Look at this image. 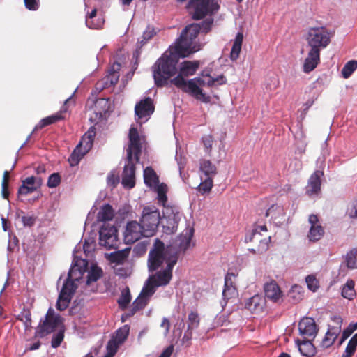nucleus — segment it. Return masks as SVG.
Wrapping results in <instances>:
<instances>
[{
	"instance_id": "obj_46",
	"label": "nucleus",
	"mask_w": 357,
	"mask_h": 357,
	"mask_svg": "<svg viewBox=\"0 0 357 357\" xmlns=\"http://www.w3.org/2000/svg\"><path fill=\"white\" fill-rule=\"evenodd\" d=\"M237 295L236 287H225L222 291V296L225 299L229 300Z\"/></svg>"
},
{
	"instance_id": "obj_50",
	"label": "nucleus",
	"mask_w": 357,
	"mask_h": 357,
	"mask_svg": "<svg viewBox=\"0 0 357 357\" xmlns=\"http://www.w3.org/2000/svg\"><path fill=\"white\" fill-rule=\"evenodd\" d=\"M347 213L351 218H357V199L354 200L347 209Z\"/></svg>"
},
{
	"instance_id": "obj_7",
	"label": "nucleus",
	"mask_w": 357,
	"mask_h": 357,
	"mask_svg": "<svg viewBox=\"0 0 357 357\" xmlns=\"http://www.w3.org/2000/svg\"><path fill=\"white\" fill-rule=\"evenodd\" d=\"M334 36V32L324 26H310L307 29L305 40L307 46L318 50L327 47Z\"/></svg>"
},
{
	"instance_id": "obj_29",
	"label": "nucleus",
	"mask_w": 357,
	"mask_h": 357,
	"mask_svg": "<svg viewBox=\"0 0 357 357\" xmlns=\"http://www.w3.org/2000/svg\"><path fill=\"white\" fill-rule=\"evenodd\" d=\"M300 353L307 357H312L316 354V349L313 344L309 340L296 341Z\"/></svg>"
},
{
	"instance_id": "obj_54",
	"label": "nucleus",
	"mask_w": 357,
	"mask_h": 357,
	"mask_svg": "<svg viewBox=\"0 0 357 357\" xmlns=\"http://www.w3.org/2000/svg\"><path fill=\"white\" fill-rule=\"evenodd\" d=\"M26 8L31 10H36L38 8V0H24Z\"/></svg>"
},
{
	"instance_id": "obj_23",
	"label": "nucleus",
	"mask_w": 357,
	"mask_h": 357,
	"mask_svg": "<svg viewBox=\"0 0 357 357\" xmlns=\"http://www.w3.org/2000/svg\"><path fill=\"white\" fill-rule=\"evenodd\" d=\"M264 293L266 297L274 303L282 301L283 294L280 287L275 281H271L264 285Z\"/></svg>"
},
{
	"instance_id": "obj_60",
	"label": "nucleus",
	"mask_w": 357,
	"mask_h": 357,
	"mask_svg": "<svg viewBox=\"0 0 357 357\" xmlns=\"http://www.w3.org/2000/svg\"><path fill=\"white\" fill-rule=\"evenodd\" d=\"M119 79V75L116 72H113L110 73V75L107 77V79H109L110 84L114 85Z\"/></svg>"
},
{
	"instance_id": "obj_8",
	"label": "nucleus",
	"mask_w": 357,
	"mask_h": 357,
	"mask_svg": "<svg viewBox=\"0 0 357 357\" xmlns=\"http://www.w3.org/2000/svg\"><path fill=\"white\" fill-rule=\"evenodd\" d=\"M220 8L217 0H190L188 4V9L192 17L199 20L206 15H212Z\"/></svg>"
},
{
	"instance_id": "obj_55",
	"label": "nucleus",
	"mask_w": 357,
	"mask_h": 357,
	"mask_svg": "<svg viewBox=\"0 0 357 357\" xmlns=\"http://www.w3.org/2000/svg\"><path fill=\"white\" fill-rule=\"evenodd\" d=\"M155 34V31L153 28L147 27L146 31L143 33V38L144 40H149Z\"/></svg>"
},
{
	"instance_id": "obj_22",
	"label": "nucleus",
	"mask_w": 357,
	"mask_h": 357,
	"mask_svg": "<svg viewBox=\"0 0 357 357\" xmlns=\"http://www.w3.org/2000/svg\"><path fill=\"white\" fill-rule=\"evenodd\" d=\"M337 326H330L323 338L321 345L323 348H328L332 346L336 338L341 332L342 319L340 317L335 318Z\"/></svg>"
},
{
	"instance_id": "obj_51",
	"label": "nucleus",
	"mask_w": 357,
	"mask_h": 357,
	"mask_svg": "<svg viewBox=\"0 0 357 357\" xmlns=\"http://www.w3.org/2000/svg\"><path fill=\"white\" fill-rule=\"evenodd\" d=\"M203 144L206 148V151L207 152L211 151L213 143V139L211 135H206L204 136L202 138Z\"/></svg>"
},
{
	"instance_id": "obj_41",
	"label": "nucleus",
	"mask_w": 357,
	"mask_h": 357,
	"mask_svg": "<svg viewBox=\"0 0 357 357\" xmlns=\"http://www.w3.org/2000/svg\"><path fill=\"white\" fill-rule=\"evenodd\" d=\"M305 282L308 289L313 292L316 291L319 287L318 280L313 275H307L305 278Z\"/></svg>"
},
{
	"instance_id": "obj_14",
	"label": "nucleus",
	"mask_w": 357,
	"mask_h": 357,
	"mask_svg": "<svg viewBox=\"0 0 357 357\" xmlns=\"http://www.w3.org/2000/svg\"><path fill=\"white\" fill-rule=\"evenodd\" d=\"M119 239L117 229L114 226L104 225L99 231V244L107 250L115 249Z\"/></svg>"
},
{
	"instance_id": "obj_38",
	"label": "nucleus",
	"mask_w": 357,
	"mask_h": 357,
	"mask_svg": "<svg viewBox=\"0 0 357 357\" xmlns=\"http://www.w3.org/2000/svg\"><path fill=\"white\" fill-rule=\"evenodd\" d=\"M347 266L349 268H356L357 267V250H352L346 255Z\"/></svg>"
},
{
	"instance_id": "obj_4",
	"label": "nucleus",
	"mask_w": 357,
	"mask_h": 357,
	"mask_svg": "<svg viewBox=\"0 0 357 357\" xmlns=\"http://www.w3.org/2000/svg\"><path fill=\"white\" fill-rule=\"evenodd\" d=\"M212 24L213 20L208 19L200 24H192L187 26L172 45L174 47V50L183 57H187L199 50L200 45L197 43L196 38L200 31L205 33L209 31Z\"/></svg>"
},
{
	"instance_id": "obj_10",
	"label": "nucleus",
	"mask_w": 357,
	"mask_h": 357,
	"mask_svg": "<svg viewBox=\"0 0 357 357\" xmlns=\"http://www.w3.org/2000/svg\"><path fill=\"white\" fill-rule=\"evenodd\" d=\"M95 136L96 129L91 127L82 136L79 143L70 155L68 161L71 166L77 165L80 160L89 151L93 146Z\"/></svg>"
},
{
	"instance_id": "obj_19",
	"label": "nucleus",
	"mask_w": 357,
	"mask_h": 357,
	"mask_svg": "<svg viewBox=\"0 0 357 357\" xmlns=\"http://www.w3.org/2000/svg\"><path fill=\"white\" fill-rule=\"evenodd\" d=\"M298 330L304 338H314L317 333L315 321L310 317H305L301 320L298 324Z\"/></svg>"
},
{
	"instance_id": "obj_16",
	"label": "nucleus",
	"mask_w": 357,
	"mask_h": 357,
	"mask_svg": "<svg viewBox=\"0 0 357 357\" xmlns=\"http://www.w3.org/2000/svg\"><path fill=\"white\" fill-rule=\"evenodd\" d=\"M144 233L141 223L137 221L129 222L123 233L124 241L126 244H132L140 239L142 236H145Z\"/></svg>"
},
{
	"instance_id": "obj_57",
	"label": "nucleus",
	"mask_w": 357,
	"mask_h": 357,
	"mask_svg": "<svg viewBox=\"0 0 357 357\" xmlns=\"http://www.w3.org/2000/svg\"><path fill=\"white\" fill-rule=\"evenodd\" d=\"M160 327L165 329L164 334L165 335H167L169 333L170 328V322L167 318L163 317L162 322L160 324Z\"/></svg>"
},
{
	"instance_id": "obj_53",
	"label": "nucleus",
	"mask_w": 357,
	"mask_h": 357,
	"mask_svg": "<svg viewBox=\"0 0 357 357\" xmlns=\"http://www.w3.org/2000/svg\"><path fill=\"white\" fill-rule=\"evenodd\" d=\"M235 278L234 274L228 273L225 278V287H235L234 285Z\"/></svg>"
},
{
	"instance_id": "obj_62",
	"label": "nucleus",
	"mask_w": 357,
	"mask_h": 357,
	"mask_svg": "<svg viewBox=\"0 0 357 357\" xmlns=\"http://www.w3.org/2000/svg\"><path fill=\"white\" fill-rule=\"evenodd\" d=\"M314 103V100L313 99H310V100H308L304 105H303V110L305 112H307V111L308 110V109L313 105Z\"/></svg>"
},
{
	"instance_id": "obj_34",
	"label": "nucleus",
	"mask_w": 357,
	"mask_h": 357,
	"mask_svg": "<svg viewBox=\"0 0 357 357\" xmlns=\"http://www.w3.org/2000/svg\"><path fill=\"white\" fill-rule=\"evenodd\" d=\"M200 178L202 181L197 187V190L202 195L208 194L213 186V179L204 178L202 175H200Z\"/></svg>"
},
{
	"instance_id": "obj_26",
	"label": "nucleus",
	"mask_w": 357,
	"mask_h": 357,
	"mask_svg": "<svg viewBox=\"0 0 357 357\" xmlns=\"http://www.w3.org/2000/svg\"><path fill=\"white\" fill-rule=\"evenodd\" d=\"M71 97H69L67 100H66L64 105L61 107L60 112H57L56 114H54L53 115L49 116L46 118L43 119L38 124H37L33 130H38L46 126L50 125L52 123H54L59 120H61L63 119V116H62V114L66 112L67 111V104L70 102Z\"/></svg>"
},
{
	"instance_id": "obj_44",
	"label": "nucleus",
	"mask_w": 357,
	"mask_h": 357,
	"mask_svg": "<svg viewBox=\"0 0 357 357\" xmlns=\"http://www.w3.org/2000/svg\"><path fill=\"white\" fill-rule=\"evenodd\" d=\"M61 181V177L59 174L54 173L51 174L47 181V186L50 188H56Z\"/></svg>"
},
{
	"instance_id": "obj_3",
	"label": "nucleus",
	"mask_w": 357,
	"mask_h": 357,
	"mask_svg": "<svg viewBox=\"0 0 357 357\" xmlns=\"http://www.w3.org/2000/svg\"><path fill=\"white\" fill-rule=\"evenodd\" d=\"M88 262L82 258L75 257L68 271V278L60 291L56 302V308L60 311L66 310L77 288L76 282L82 278L87 268Z\"/></svg>"
},
{
	"instance_id": "obj_17",
	"label": "nucleus",
	"mask_w": 357,
	"mask_h": 357,
	"mask_svg": "<svg viewBox=\"0 0 357 357\" xmlns=\"http://www.w3.org/2000/svg\"><path fill=\"white\" fill-rule=\"evenodd\" d=\"M200 66L199 61H185L181 62L178 68L177 75L170 80V84H174L175 80L186 79L195 74Z\"/></svg>"
},
{
	"instance_id": "obj_27",
	"label": "nucleus",
	"mask_w": 357,
	"mask_h": 357,
	"mask_svg": "<svg viewBox=\"0 0 357 357\" xmlns=\"http://www.w3.org/2000/svg\"><path fill=\"white\" fill-rule=\"evenodd\" d=\"M264 307L265 299L259 295L253 296L245 303V308L255 314L262 312Z\"/></svg>"
},
{
	"instance_id": "obj_39",
	"label": "nucleus",
	"mask_w": 357,
	"mask_h": 357,
	"mask_svg": "<svg viewBox=\"0 0 357 357\" xmlns=\"http://www.w3.org/2000/svg\"><path fill=\"white\" fill-rule=\"evenodd\" d=\"M199 325V318L198 314L194 312H190L188 317V330L197 328Z\"/></svg>"
},
{
	"instance_id": "obj_25",
	"label": "nucleus",
	"mask_w": 357,
	"mask_h": 357,
	"mask_svg": "<svg viewBox=\"0 0 357 357\" xmlns=\"http://www.w3.org/2000/svg\"><path fill=\"white\" fill-rule=\"evenodd\" d=\"M86 25L89 29H101L105 23V19L101 13H98L96 8L86 15Z\"/></svg>"
},
{
	"instance_id": "obj_52",
	"label": "nucleus",
	"mask_w": 357,
	"mask_h": 357,
	"mask_svg": "<svg viewBox=\"0 0 357 357\" xmlns=\"http://www.w3.org/2000/svg\"><path fill=\"white\" fill-rule=\"evenodd\" d=\"M119 183V176L115 172H112L107 176V184L112 187H114Z\"/></svg>"
},
{
	"instance_id": "obj_33",
	"label": "nucleus",
	"mask_w": 357,
	"mask_h": 357,
	"mask_svg": "<svg viewBox=\"0 0 357 357\" xmlns=\"http://www.w3.org/2000/svg\"><path fill=\"white\" fill-rule=\"evenodd\" d=\"M243 39V33L238 32L236 36V38H235V40H234V44H233L232 48H231V54H230V57H231V60H236L238 58L239 54L241 50Z\"/></svg>"
},
{
	"instance_id": "obj_9",
	"label": "nucleus",
	"mask_w": 357,
	"mask_h": 357,
	"mask_svg": "<svg viewBox=\"0 0 357 357\" xmlns=\"http://www.w3.org/2000/svg\"><path fill=\"white\" fill-rule=\"evenodd\" d=\"M160 215L158 209L155 206L144 207L140 223L145 232V237L153 236L156 231L160 221Z\"/></svg>"
},
{
	"instance_id": "obj_11",
	"label": "nucleus",
	"mask_w": 357,
	"mask_h": 357,
	"mask_svg": "<svg viewBox=\"0 0 357 357\" xmlns=\"http://www.w3.org/2000/svg\"><path fill=\"white\" fill-rule=\"evenodd\" d=\"M144 180L146 185L153 189L157 193L158 202L164 206L167 200V186L165 183H160L158 178L151 167H147L144 170Z\"/></svg>"
},
{
	"instance_id": "obj_56",
	"label": "nucleus",
	"mask_w": 357,
	"mask_h": 357,
	"mask_svg": "<svg viewBox=\"0 0 357 357\" xmlns=\"http://www.w3.org/2000/svg\"><path fill=\"white\" fill-rule=\"evenodd\" d=\"M22 221L24 226L31 227L34 224L35 219L33 216H26L24 215L22 217Z\"/></svg>"
},
{
	"instance_id": "obj_15",
	"label": "nucleus",
	"mask_w": 357,
	"mask_h": 357,
	"mask_svg": "<svg viewBox=\"0 0 357 357\" xmlns=\"http://www.w3.org/2000/svg\"><path fill=\"white\" fill-rule=\"evenodd\" d=\"M154 112L153 100L151 98H146L142 100L135 105V119L138 123L142 125L146 122Z\"/></svg>"
},
{
	"instance_id": "obj_6",
	"label": "nucleus",
	"mask_w": 357,
	"mask_h": 357,
	"mask_svg": "<svg viewBox=\"0 0 357 357\" xmlns=\"http://www.w3.org/2000/svg\"><path fill=\"white\" fill-rule=\"evenodd\" d=\"M223 76H220L217 78H213L208 75H202V77H197L190 79H178L175 80L174 84H172L182 91L190 94L197 100H201L203 102H208L210 100L209 96H206L203 92L202 87L211 86L215 84V82L222 83L225 81Z\"/></svg>"
},
{
	"instance_id": "obj_35",
	"label": "nucleus",
	"mask_w": 357,
	"mask_h": 357,
	"mask_svg": "<svg viewBox=\"0 0 357 357\" xmlns=\"http://www.w3.org/2000/svg\"><path fill=\"white\" fill-rule=\"evenodd\" d=\"M130 248H125L111 255V261L117 264H123L128 257Z\"/></svg>"
},
{
	"instance_id": "obj_40",
	"label": "nucleus",
	"mask_w": 357,
	"mask_h": 357,
	"mask_svg": "<svg viewBox=\"0 0 357 357\" xmlns=\"http://www.w3.org/2000/svg\"><path fill=\"white\" fill-rule=\"evenodd\" d=\"M270 240H271V237H268V238H265L264 239H261V236H259V238L257 241L259 242L258 248L257 250L252 249V250H250V251H252L253 253H258V254H261V253L264 252L266 250H267V249L268 248V243H269Z\"/></svg>"
},
{
	"instance_id": "obj_47",
	"label": "nucleus",
	"mask_w": 357,
	"mask_h": 357,
	"mask_svg": "<svg viewBox=\"0 0 357 357\" xmlns=\"http://www.w3.org/2000/svg\"><path fill=\"white\" fill-rule=\"evenodd\" d=\"M63 340V333L61 331H59L58 333H56L55 335L53 336L52 340V347L54 348L58 347L61 342Z\"/></svg>"
},
{
	"instance_id": "obj_12",
	"label": "nucleus",
	"mask_w": 357,
	"mask_h": 357,
	"mask_svg": "<svg viewBox=\"0 0 357 357\" xmlns=\"http://www.w3.org/2000/svg\"><path fill=\"white\" fill-rule=\"evenodd\" d=\"M62 324V319L59 314H56L54 310L50 308L46 314L44 320H41L39 326L36 331V336L43 337L56 328H59Z\"/></svg>"
},
{
	"instance_id": "obj_58",
	"label": "nucleus",
	"mask_w": 357,
	"mask_h": 357,
	"mask_svg": "<svg viewBox=\"0 0 357 357\" xmlns=\"http://www.w3.org/2000/svg\"><path fill=\"white\" fill-rule=\"evenodd\" d=\"M174 347L173 345H170L167 347L159 356V357H170L173 353Z\"/></svg>"
},
{
	"instance_id": "obj_2",
	"label": "nucleus",
	"mask_w": 357,
	"mask_h": 357,
	"mask_svg": "<svg viewBox=\"0 0 357 357\" xmlns=\"http://www.w3.org/2000/svg\"><path fill=\"white\" fill-rule=\"evenodd\" d=\"M180 57L183 56L171 45L157 60L152 67L153 76L157 86L162 87L170 84L171 78L177 75V64Z\"/></svg>"
},
{
	"instance_id": "obj_61",
	"label": "nucleus",
	"mask_w": 357,
	"mask_h": 357,
	"mask_svg": "<svg viewBox=\"0 0 357 357\" xmlns=\"http://www.w3.org/2000/svg\"><path fill=\"white\" fill-rule=\"evenodd\" d=\"M8 184H1V194L2 197L4 199H8L9 195V192L8 190Z\"/></svg>"
},
{
	"instance_id": "obj_64",
	"label": "nucleus",
	"mask_w": 357,
	"mask_h": 357,
	"mask_svg": "<svg viewBox=\"0 0 357 357\" xmlns=\"http://www.w3.org/2000/svg\"><path fill=\"white\" fill-rule=\"evenodd\" d=\"M24 318L26 320V322H25L26 326H29L31 324V314L29 313H26L24 315Z\"/></svg>"
},
{
	"instance_id": "obj_28",
	"label": "nucleus",
	"mask_w": 357,
	"mask_h": 357,
	"mask_svg": "<svg viewBox=\"0 0 357 357\" xmlns=\"http://www.w3.org/2000/svg\"><path fill=\"white\" fill-rule=\"evenodd\" d=\"M200 175L204 178L213 179L217 174V168L210 160H203L199 164Z\"/></svg>"
},
{
	"instance_id": "obj_48",
	"label": "nucleus",
	"mask_w": 357,
	"mask_h": 357,
	"mask_svg": "<svg viewBox=\"0 0 357 357\" xmlns=\"http://www.w3.org/2000/svg\"><path fill=\"white\" fill-rule=\"evenodd\" d=\"M301 287L298 285H294L291 287L289 291V296L293 297L294 299L297 301L301 298V295L300 294Z\"/></svg>"
},
{
	"instance_id": "obj_31",
	"label": "nucleus",
	"mask_w": 357,
	"mask_h": 357,
	"mask_svg": "<svg viewBox=\"0 0 357 357\" xmlns=\"http://www.w3.org/2000/svg\"><path fill=\"white\" fill-rule=\"evenodd\" d=\"M193 236V229H190L185 233H182L178 237L177 243L180 251H185L190 247L191 239Z\"/></svg>"
},
{
	"instance_id": "obj_13",
	"label": "nucleus",
	"mask_w": 357,
	"mask_h": 357,
	"mask_svg": "<svg viewBox=\"0 0 357 357\" xmlns=\"http://www.w3.org/2000/svg\"><path fill=\"white\" fill-rule=\"evenodd\" d=\"M163 206V218L160 219L163 231L171 234L176 231L181 213L177 207L165 206V204Z\"/></svg>"
},
{
	"instance_id": "obj_43",
	"label": "nucleus",
	"mask_w": 357,
	"mask_h": 357,
	"mask_svg": "<svg viewBox=\"0 0 357 357\" xmlns=\"http://www.w3.org/2000/svg\"><path fill=\"white\" fill-rule=\"evenodd\" d=\"M357 347V334H355L349 341L345 353L354 354Z\"/></svg>"
},
{
	"instance_id": "obj_42",
	"label": "nucleus",
	"mask_w": 357,
	"mask_h": 357,
	"mask_svg": "<svg viewBox=\"0 0 357 357\" xmlns=\"http://www.w3.org/2000/svg\"><path fill=\"white\" fill-rule=\"evenodd\" d=\"M131 296L128 290L123 291L121 297L118 300V303L122 309H125L130 302Z\"/></svg>"
},
{
	"instance_id": "obj_37",
	"label": "nucleus",
	"mask_w": 357,
	"mask_h": 357,
	"mask_svg": "<svg viewBox=\"0 0 357 357\" xmlns=\"http://www.w3.org/2000/svg\"><path fill=\"white\" fill-rule=\"evenodd\" d=\"M356 294L354 282L352 280L347 281L342 289V296L349 300H351Z\"/></svg>"
},
{
	"instance_id": "obj_18",
	"label": "nucleus",
	"mask_w": 357,
	"mask_h": 357,
	"mask_svg": "<svg viewBox=\"0 0 357 357\" xmlns=\"http://www.w3.org/2000/svg\"><path fill=\"white\" fill-rule=\"evenodd\" d=\"M310 228L307 234V238L310 241L320 240L324 234V229L321 225L319 218L316 215L312 214L308 218Z\"/></svg>"
},
{
	"instance_id": "obj_49",
	"label": "nucleus",
	"mask_w": 357,
	"mask_h": 357,
	"mask_svg": "<svg viewBox=\"0 0 357 357\" xmlns=\"http://www.w3.org/2000/svg\"><path fill=\"white\" fill-rule=\"evenodd\" d=\"M259 236H261V234H259V231L253 229L250 233L246 234L245 241V242L257 241Z\"/></svg>"
},
{
	"instance_id": "obj_21",
	"label": "nucleus",
	"mask_w": 357,
	"mask_h": 357,
	"mask_svg": "<svg viewBox=\"0 0 357 357\" xmlns=\"http://www.w3.org/2000/svg\"><path fill=\"white\" fill-rule=\"evenodd\" d=\"M320 50L310 47L303 66V72L308 73L316 68L320 62Z\"/></svg>"
},
{
	"instance_id": "obj_59",
	"label": "nucleus",
	"mask_w": 357,
	"mask_h": 357,
	"mask_svg": "<svg viewBox=\"0 0 357 357\" xmlns=\"http://www.w3.org/2000/svg\"><path fill=\"white\" fill-rule=\"evenodd\" d=\"M176 160H177L180 175L182 176V170L183 169L185 165V159L182 158L181 157L178 158V155H176Z\"/></svg>"
},
{
	"instance_id": "obj_5",
	"label": "nucleus",
	"mask_w": 357,
	"mask_h": 357,
	"mask_svg": "<svg viewBox=\"0 0 357 357\" xmlns=\"http://www.w3.org/2000/svg\"><path fill=\"white\" fill-rule=\"evenodd\" d=\"M128 137L129 144L126 149L127 162L123 172L122 184L125 187L132 188L135 184V165L139 162L144 139L139 135L137 128L132 126L130 128Z\"/></svg>"
},
{
	"instance_id": "obj_45",
	"label": "nucleus",
	"mask_w": 357,
	"mask_h": 357,
	"mask_svg": "<svg viewBox=\"0 0 357 357\" xmlns=\"http://www.w3.org/2000/svg\"><path fill=\"white\" fill-rule=\"evenodd\" d=\"M357 329V322L354 324H350L349 326L343 331L342 340L340 344L348 338L354 331Z\"/></svg>"
},
{
	"instance_id": "obj_20",
	"label": "nucleus",
	"mask_w": 357,
	"mask_h": 357,
	"mask_svg": "<svg viewBox=\"0 0 357 357\" xmlns=\"http://www.w3.org/2000/svg\"><path fill=\"white\" fill-rule=\"evenodd\" d=\"M322 171H315L310 177L306 187V192L310 197L317 196L321 191V178L323 176Z\"/></svg>"
},
{
	"instance_id": "obj_24",
	"label": "nucleus",
	"mask_w": 357,
	"mask_h": 357,
	"mask_svg": "<svg viewBox=\"0 0 357 357\" xmlns=\"http://www.w3.org/2000/svg\"><path fill=\"white\" fill-rule=\"evenodd\" d=\"M42 179L34 176H29L22 181V185L19 188L18 194L27 195L36 191L42 184Z\"/></svg>"
},
{
	"instance_id": "obj_36",
	"label": "nucleus",
	"mask_w": 357,
	"mask_h": 357,
	"mask_svg": "<svg viewBox=\"0 0 357 357\" xmlns=\"http://www.w3.org/2000/svg\"><path fill=\"white\" fill-rule=\"evenodd\" d=\"M357 69V61L351 60L343 66L341 73L344 79L349 78Z\"/></svg>"
},
{
	"instance_id": "obj_1",
	"label": "nucleus",
	"mask_w": 357,
	"mask_h": 357,
	"mask_svg": "<svg viewBox=\"0 0 357 357\" xmlns=\"http://www.w3.org/2000/svg\"><path fill=\"white\" fill-rule=\"evenodd\" d=\"M178 256L172 246L165 247L159 239H155L149 255V268L155 271L162 267L150 278L149 284L142 289L140 294L133 302L129 316L144 308L155 291V287L167 285L172 278V269L177 262Z\"/></svg>"
},
{
	"instance_id": "obj_30",
	"label": "nucleus",
	"mask_w": 357,
	"mask_h": 357,
	"mask_svg": "<svg viewBox=\"0 0 357 357\" xmlns=\"http://www.w3.org/2000/svg\"><path fill=\"white\" fill-rule=\"evenodd\" d=\"M102 275V271L100 268L96 265L91 266L87 274L86 285L92 286L91 290L94 291L93 284L96 282L101 278Z\"/></svg>"
},
{
	"instance_id": "obj_63",
	"label": "nucleus",
	"mask_w": 357,
	"mask_h": 357,
	"mask_svg": "<svg viewBox=\"0 0 357 357\" xmlns=\"http://www.w3.org/2000/svg\"><path fill=\"white\" fill-rule=\"evenodd\" d=\"M9 177V172L8 171H5L3 172V181L1 184H8Z\"/></svg>"
},
{
	"instance_id": "obj_32",
	"label": "nucleus",
	"mask_w": 357,
	"mask_h": 357,
	"mask_svg": "<svg viewBox=\"0 0 357 357\" xmlns=\"http://www.w3.org/2000/svg\"><path fill=\"white\" fill-rule=\"evenodd\" d=\"M114 215V211L109 204H105L100 208L98 213V220L106 222L112 220Z\"/></svg>"
}]
</instances>
